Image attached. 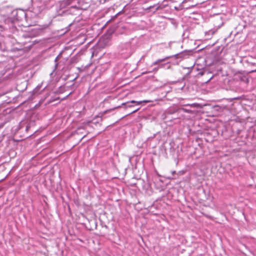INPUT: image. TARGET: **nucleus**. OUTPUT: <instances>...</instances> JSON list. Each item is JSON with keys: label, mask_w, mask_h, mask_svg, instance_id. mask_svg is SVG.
<instances>
[{"label": "nucleus", "mask_w": 256, "mask_h": 256, "mask_svg": "<svg viewBox=\"0 0 256 256\" xmlns=\"http://www.w3.org/2000/svg\"><path fill=\"white\" fill-rule=\"evenodd\" d=\"M78 2L79 0H62L58 2L59 6L60 9L65 8L68 6L74 8L72 6L76 5V2Z\"/></svg>", "instance_id": "obj_1"}, {"label": "nucleus", "mask_w": 256, "mask_h": 256, "mask_svg": "<svg viewBox=\"0 0 256 256\" xmlns=\"http://www.w3.org/2000/svg\"><path fill=\"white\" fill-rule=\"evenodd\" d=\"M72 7L76 9L86 10L89 7V4L88 3L84 2V0H79L76 5L72 6Z\"/></svg>", "instance_id": "obj_2"}, {"label": "nucleus", "mask_w": 256, "mask_h": 256, "mask_svg": "<svg viewBox=\"0 0 256 256\" xmlns=\"http://www.w3.org/2000/svg\"><path fill=\"white\" fill-rule=\"evenodd\" d=\"M142 102H148L149 101L148 100H144V101H135V100H131L130 102H126L122 103V106H124L126 108H132L134 106L132 104H135L136 105L140 104Z\"/></svg>", "instance_id": "obj_3"}, {"label": "nucleus", "mask_w": 256, "mask_h": 256, "mask_svg": "<svg viewBox=\"0 0 256 256\" xmlns=\"http://www.w3.org/2000/svg\"><path fill=\"white\" fill-rule=\"evenodd\" d=\"M184 106H186L190 107V108H202V106L200 104L198 103H192V104H184L183 105Z\"/></svg>", "instance_id": "obj_4"}, {"label": "nucleus", "mask_w": 256, "mask_h": 256, "mask_svg": "<svg viewBox=\"0 0 256 256\" xmlns=\"http://www.w3.org/2000/svg\"><path fill=\"white\" fill-rule=\"evenodd\" d=\"M41 88V86H38L32 92H30V96H32L31 98H32V96L38 94V90Z\"/></svg>", "instance_id": "obj_5"}, {"label": "nucleus", "mask_w": 256, "mask_h": 256, "mask_svg": "<svg viewBox=\"0 0 256 256\" xmlns=\"http://www.w3.org/2000/svg\"><path fill=\"white\" fill-rule=\"evenodd\" d=\"M54 2V0H42V2L45 6H48L49 5L53 6Z\"/></svg>", "instance_id": "obj_6"}, {"label": "nucleus", "mask_w": 256, "mask_h": 256, "mask_svg": "<svg viewBox=\"0 0 256 256\" xmlns=\"http://www.w3.org/2000/svg\"><path fill=\"white\" fill-rule=\"evenodd\" d=\"M169 58H170V56H167L164 58L158 60H157L154 62L152 63V65L154 66V65L159 64L160 62H162L166 60H167Z\"/></svg>", "instance_id": "obj_7"}, {"label": "nucleus", "mask_w": 256, "mask_h": 256, "mask_svg": "<svg viewBox=\"0 0 256 256\" xmlns=\"http://www.w3.org/2000/svg\"><path fill=\"white\" fill-rule=\"evenodd\" d=\"M181 110L182 111H183L184 112L188 113V114H194V111L191 110L190 108H182Z\"/></svg>", "instance_id": "obj_8"}, {"label": "nucleus", "mask_w": 256, "mask_h": 256, "mask_svg": "<svg viewBox=\"0 0 256 256\" xmlns=\"http://www.w3.org/2000/svg\"><path fill=\"white\" fill-rule=\"evenodd\" d=\"M184 54L183 53V52H180V53H179V54H178L176 55H174V56L176 58H182L184 57Z\"/></svg>", "instance_id": "obj_9"}, {"label": "nucleus", "mask_w": 256, "mask_h": 256, "mask_svg": "<svg viewBox=\"0 0 256 256\" xmlns=\"http://www.w3.org/2000/svg\"><path fill=\"white\" fill-rule=\"evenodd\" d=\"M139 110H140V108L136 109L135 110H132L130 113H129L128 114H126V116L130 115V114H134V113L136 112L137 111H138Z\"/></svg>", "instance_id": "obj_10"}, {"label": "nucleus", "mask_w": 256, "mask_h": 256, "mask_svg": "<svg viewBox=\"0 0 256 256\" xmlns=\"http://www.w3.org/2000/svg\"><path fill=\"white\" fill-rule=\"evenodd\" d=\"M4 30V27L2 26V22H0V32L3 31Z\"/></svg>", "instance_id": "obj_11"}, {"label": "nucleus", "mask_w": 256, "mask_h": 256, "mask_svg": "<svg viewBox=\"0 0 256 256\" xmlns=\"http://www.w3.org/2000/svg\"><path fill=\"white\" fill-rule=\"evenodd\" d=\"M58 60V56H57L56 58H55V60H54V62H56V64H55V67L56 68L58 66V63H57V62Z\"/></svg>", "instance_id": "obj_12"}, {"label": "nucleus", "mask_w": 256, "mask_h": 256, "mask_svg": "<svg viewBox=\"0 0 256 256\" xmlns=\"http://www.w3.org/2000/svg\"><path fill=\"white\" fill-rule=\"evenodd\" d=\"M8 9L10 11L11 13H12V14H14V13L16 14L17 12L16 10H12L11 9H10L8 8Z\"/></svg>", "instance_id": "obj_13"}, {"label": "nucleus", "mask_w": 256, "mask_h": 256, "mask_svg": "<svg viewBox=\"0 0 256 256\" xmlns=\"http://www.w3.org/2000/svg\"><path fill=\"white\" fill-rule=\"evenodd\" d=\"M190 1V0H184L182 2V4H184L186 2H188Z\"/></svg>", "instance_id": "obj_14"}, {"label": "nucleus", "mask_w": 256, "mask_h": 256, "mask_svg": "<svg viewBox=\"0 0 256 256\" xmlns=\"http://www.w3.org/2000/svg\"><path fill=\"white\" fill-rule=\"evenodd\" d=\"M172 174H174L176 173V171H174H174H172Z\"/></svg>", "instance_id": "obj_15"}, {"label": "nucleus", "mask_w": 256, "mask_h": 256, "mask_svg": "<svg viewBox=\"0 0 256 256\" xmlns=\"http://www.w3.org/2000/svg\"><path fill=\"white\" fill-rule=\"evenodd\" d=\"M195 5H192V6H190L189 7H193Z\"/></svg>", "instance_id": "obj_16"}, {"label": "nucleus", "mask_w": 256, "mask_h": 256, "mask_svg": "<svg viewBox=\"0 0 256 256\" xmlns=\"http://www.w3.org/2000/svg\"><path fill=\"white\" fill-rule=\"evenodd\" d=\"M71 94L72 92L70 93L69 94L66 96V97H68L69 95Z\"/></svg>", "instance_id": "obj_17"}, {"label": "nucleus", "mask_w": 256, "mask_h": 256, "mask_svg": "<svg viewBox=\"0 0 256 256\" xmlns=\"http://www.w3.org/2000/svg\"><path fill=\"white\" fill-rule=\"evenodd\" d=\"M204 2V0H202V2Z\"/></svg>", "instance_id": "obj_18"}, {"label": "nucleus", "mask_w": 256, "mask_h": 256, "mask_svg": "<svg viewBox=\"0 0 256 256\" xmlns=\"http://www.w3.org/2000/svg\"><path fill=\"white\" fill-rule=\"evenodd\" d=\"M121 106H118L116 108H120Z\"/></svg>", "instance_id": "obj_19"}]
</instances>
